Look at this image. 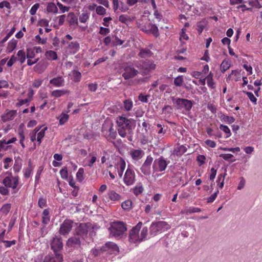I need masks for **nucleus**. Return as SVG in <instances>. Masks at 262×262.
<instances>
[{"label": "nucleus", "instance_id": "f257e3e1", "mask_svg": "<svg viewBox=\"0 0 262 262\" xmlns=\"http://www.w3.org/2000/svg\"><path fill=\"white\" fill-rule=\"evenodd\" d=\"M116 123L119 135L124 138L127 134L132 132L135 120L131 118L128 119L125 117L119 116L116 119Z\"/></svg>", "mask_w": 262, "mask_h": 262}, {"label": "nucleus", "instance_id": "f03ea898", "mask_svg": "<svg viewBox=\"0 0 262 262\" xmlns=\"http://www.w3.org/2000/svg\"><path fill=\"white\" fill-rule=\"evenodd\" d=\"M0 182L5 187L11 188L13 191V193L17 192L20 188V187H18L19 177L18 176H13L12 173L5 177L3 174L0 175Z\"/></svg>", "mask_w": 262, "mask_h": 262}, {"label": "nucleus", "instance_id": "7ed1b4c3", "mask_svg": "<svg viewBox=\"0 0 262 262\" xmlns=\"http://www.w3.org/2000/svg\"><path fill=\"white\" fill-rule=\"evenodd\" d=\"M143 75L149 74L156 68V64L151 60L146 59L141 60L135 64Z\"/></svg>", "mask_w": 262, "mask_h": 262}, {"label": "nucleus", "instance_id": "20e7f679", "mask_svg": "<svg viewBox=\"0 0 262 262\" xmlns=\"http://www.w3.org/2000/svg\"><path fill=\"white\" fill-rule=\"evenodd\" d=\"M125 225L122 222H113L110 228V235L114 237H118L126 231Z\"/></svg>", "mask_w": 262, "mask_h": 262}, {"label": "nucleus", "instance_id": "39448f33", "mask_svg": "<svg viewBox=\"0 0 262 262\" xmlns=\"http://www.w3.org/2000/svg\"><path fill=\"white\" fill-rule=\"evenodd\" d=\"M170 228V226L166 222L159 221L152 223L150 227V234L154 236L159 232H164Z\"/></svg>", "mask_w": 262, "mask_h": 262}, {"label": "nucleus", "instance_id": "423d86ee", "mask_svg": "<svg viewBox=\"0 0 262 262\" xmlns=\"http://www.w3.org/2000/svg\"><path fill=\"white\" fill-rule=\"evenodd\" d=\"M123 183L127 186L133 185L136 181V174L133 167L128 165L123 178Z\"/></svg>", "mask_w": 262, "mask_h": 262}, {"label": "nucleus", "instance_id": "0eeeda50", "mask_svg": "<svg viewBox=\"0 0 262 262\" xmlns=\"http://www.w3.org/2000/svg\"><path fill=\"white\" fill-rule=\"evenodd\" d=\"M169 161H167L163 157L156 159L153 163L152 169L155 172H162L166 169Z\"/></svg>", "mask_w": 262, "mask_h": 262}, {"label": "nucleus", "instance_id": "6e6552de", "mask_svg": "<svg viewBox=\"0 0 262 262\" xmlns=\"http://www.w3.org/2000/svg\"><path fill=\"white\" fill-rule=\"evenodd\" d=\"M138 73L139 71L133 66H125L123 67L122 76L125 80H129L134 78Z\"/></svg>", "mask_w": 262, "mask_h": 262}, {"label": "nucleus", "instance_id": "1a4fd4ad", "mask_svg": "<svg viewBox=\"0 0 262 262\" xmlns=\"http://www.w3.org/2000/svg\"><path fill=\"white\" fill-rule=\"evenodd\" d=\"M142 226V222H139L129 232V241L132 243L140 242L139 231Z\"/></svg>", "mask_w": 262, "mask_h": 262}, {"label": "nucleus", "instance_id": "9d476101", "mask_svg": "<svg viewBox=\"0 0 262 262\" xmlns=\"http://www.w3.org/2000/svg\"><path fill=\"white\" fill-rule=\"evenodd\" d=\"M175 104L177 105V108L181 110L184 108L186 111H189L192 107L193 103L191 101L183 99V98H178L176 100Z\"/></svg>", "mask_w": 262, "mask_h": 262}, {"label": "nucleus", "instance_id": "9b49d317", "mask_svg": "<svg viewBox=\"0 0 262 262\" xmlns=\"http://www.w3.org/2000/svg\"><path fill=\"white\" fill-rule=\"evenodd\" d=\"M140 30L147 34H152L155 37H158L160 35L157 26L150 23L141 26Z\"/></svg>", "mask_w": 262, "mask_h": 262}, {"label": "nucleus", "instance_id": "f8f14e48", "mask_svg": "<svg viewBox=\"0 0 262 262\" xmlns=\"http://www.w3.org/2000/svg\"><path fill=\"white\" fill-rule=\"evenodd\" d=\"M73 222L70 220H65L61 224L59 229V233L64 236H67L73 227Z\"/></svg>", "mask_w": 262, "mask_h": 262}, {"label": "nucleus", "instance_id": "ddd939ff", "mask_svg": "<svg viewBox=\"0 0 262 262\" xmlns=\"http://www.w3.org/2000/svg\"><path fill=\"white\" fill-rule=\"evenodd\" d=\"M17 111L16 110H7L6 112L2 115V120L4 122H6L13 120L16 116Z\"/></svg>", "mask_w": 262, "mask_h": 262}, {"label": "nucleus", "instance_id": "4468645a", "mask_svg": "<svg viewBox=\"0 0 262 262\" xmlns=\"http://www.w3.org/2000/svg\"><path fill=\"white\" fill-rule=\"evenodd\" d=\"M144 151L141 149H133L129 151V155L131 158L133 160L136 161H139L140 159H142L144 156Z\"/></svg>", "mask_w": 262, "mask_h": 262}, {"label": "nucleus", "instance_id": "2eb2a0df", "mask_svg": "<svg viewBox=\"0 0 262 262\" xmlns=\"http://www.w3.org/2000/svg\"><path fill=\"white\" fill-rule=\"evenodd\" d=\"M62 247L63 244L60 238L55 237L53 238L51 244V247L55 253H57L58 251L62 249Z\"/></svg>", "mask_w": 262, "mask_h": 262}, {"label": "nucleus", "instance_id": "dca6fc26", "mask_svg": "<svg viewBox=\"0 0 262 262\" xmlns=\"http://www.w3.org/2000/svg\"><path fill=\"white\" fill-rule=\"evenodd\" d=\"M107 196L108 199L114 203L119 202L122 199L121 195L113 190L108 191Z\"/></svg>", "mask_w": 262, "mask_h": 262}, {"label": "nucleus", "instance_id": "f3484780", "mask_svg": "<svg viewBox=\"0 0 262 262\" xmlns=\"http://www.w3.org/2000/svg\"><path fill=\"white\" fill-rule=\"evenodd\" d=\"M116 167L118 170V176L120 178H122L123 172L126 167V163L125 160L120 158L119 161L117 162V163L115 165Z\"/></svg>", "mask_w": 262, "mask_h": 262}, {"label": "nucleus", "instance_id": "a211bd4d", "mask_svg": "<svg viewBox=\"0 0 262 262\" xmlns=\"http://www.w3.org/2000/svg\"><path fill=\"white\" fill-rule=\"evenodd\" d=\"M67 49L72 54L76 53L80 49V45L77 41L67 42Z\"/></svg>", "mask_w": 262, "mask_h": 262}, {"label": "nucleus", "instance_id": "6ab92c4d", "mask_svg": "<svg viewBox=\"0 0 262 262\" xmlns=\"http://www.w3.org/2000/svg\"><path fill=\"white\" fill-rule=\"evenodd\" d=\"M55 255L54 256H46L45 257L43 262H62V255L57 253H55Z\"/></svg>", "mask_w": 262, "mask_h": 262}, {"label": "nucleus", "instance_id": "aec40b11", "mask_svg": "<svg viewBox=\"0 0 262 262\" xmlns=\"http://www.w3.org/2000/svg\"><path fill=\"white\" fill-rule=\"evenodd\" d=\"M50 83L56 87L63 86L64 84V79L62 76L53 78L50 80Z\"/></svg>", "mask_w": 262, "mask_h": 262}, {"label": "nucleus", "instance_id": "412c9836", "mask_svg": "<svg viewBox=\"0 0 262 262\" xmlns=\"http://www.w3.org/2000/svg\"><path fill=\"white\" fill-rule=\"evenodd\" d=\"M153 53L147 48H142L140 50L138 56L141 58H146L151 57Z\"/></svg>", "mask_w": 262, "mask_h": 262}, {"label": "nucleus", "instance_id": "4be33fe9", "mask_svg": "<svg viewBox=\"0 0 262 262\" xmlns=\"http://www.w3.org/2000/svg\"><path fill=\"white\" fill-rule=\"evenodd\" d=\"M47 67V64L45 61H40L34 67V70L35 72L41 74L45 71Z\"/></svg>", "mask_w": 262, "mask_h": 262}, {"label": "nucleus", "instance_id": "5701e85b", "mask_svg": "<svg viewBox=\"0 0 262 262\" xmlns=\"http://www.w3.org/2000/svg\"><path fill=\"white\" fill-rule=\"evenodd\" d=\"M50 221V209L43 210L42 214V223L45 225H47Z\"/></svg>", "mask_w": 262, "mask_h": 262}, {"label": "nucleus", "instance_id": "b1692460", "mask_svg": "<svg viewBox=\"0 0 262 262\" xmlns=\"http://www.w3.org/2000/svg\"><path fill=\"white\" fill-rule=\"evenodd\" d=\"M69 91L67 90H55L52 91L51 93L52 97L56 98L60 97L65 94H69Z\"/></svg>", "mask_w": 262, "mask_h": 262}, {"label": "nucleus", "instance_id": "393cba45", "mask_svg": "<svg viewBox=\"0 0 262 262\" xmlns=\"http://www.w3.org/2000/svg\"><path fill=\"white\" fill-rule=\"evenodd\" d=\"M67 244L68 246L74 247L76 245L80 246L81 242L79 237H72L68 240Z\"/></svg>", "mask_w": 262, "mask_h": 262}, {"label": "nucleus", "instance_id": "a878e982", "mask_svg": "<svg viewBox=\"0 0 262 262\" xmlns=\"http://www.w3.org/2000/svg\"><path fill=\"white\" fill-rule=\"evenodd\" d=\"M33 168L34 167L33 166L31 162L30 161L29 162L28 167L24 169V176L25 178H29L30 177L33 170Z\"/></svg>", "mask_w": 262, "mask_h": 262}, {"label": "nucleus", "instance_id": "bb28decb", "mask_svg": "<svg viewBox=\"0 0 262 262\" xmlns=\"http://www.w3.org/2000/svg\"><path fill=\"white\" fill-rule=\"evenodd\" d=\"M17 41L15 39H11L8 43L7 47V52L11 53L16 47Z\"/></svg>", "mask_w": 262, "mask_h": 262}, {"label": "nucleus", "instance_id": "cd10ccee", "mask_svg": "<svg viewBox=\"0 0 262 262\" xmlns=\"http://www.w3.org/2000/svg\"><path fill=\"white\" fill-rule=\"evenodd\" d=\"M68 20L70 25H77L78 19L74 12H70L68 15Z\"/></svg>", "mask_w": 262, "mask_h": 262}, {"label": "nucleus", "instance_id": "c85d7f7f", "mask_svg": "<svg viewBox=\"0 0 262 262\" xmlns=\"http://www.w3.org/2000/svg\"><path fill=\"white\" fill-rule=\"evenodd\" d=\"M144 191V188L141 183H139L134 187L133 192L136 196L141 194Z\"/></svg>", "mask_w": 262, "mask_h": 262}, {"label": "nucleus", "instance_id": "c756f323", "mask_svg": "<svg viewBox=\"0 0 262 262\" xmlns=\"http://www.w3.org/2000/svg\"><path fill=\"white\" fill-rule=\"evenodd\" d=\"M106 248L112 249L115 251H118L119 250V248L116 244L110 242L106 243L104 246H102L101 247V250H103V251H106Z\"/></svg>", "mask_w": 262, "mask_h": 262}, {"label": "nucleus", "instance_id": "7c9ffc66", "mask_svg": "<svg viewBox=\"0 0 262 262\" xmlns=\"http://www.w3.org/2000/svg\"><path fill=\"white\" fill-rule=\"evenodd\" d=\"M45 56L48 60H55L58 58L56 52L52 50L47 51Z\"/></svg>", "mask_w": 262, "mask_h": 262}, {"label": "nucleus", "instance_id": "2f4dec72", "mask_svg": "<svg viewBox=\"0 0 262 262\" xmlns=\"http://www.w3.org/2000/svg\"><path fill=\"white\" fill-rule=\"evenodd\" d=\"M58 119H59V124L63 125L69 120V115L66 113H62Z\"/></svg>", "mask_w": 262, "mask_h": 262}, {"label": "nucleus", "instance_id": "473e14b6", "mask_svg": "<svg viewBox=\"0 0 262 262\" xmlns=\"http://www.w3.org/2000/svg\"><path fill=\"white\" fill-rule=\"evenodd\" d=\"M117 135V133L115 130L114 129L113 124L110 125V133L108 135L107 140L110 142H112V140H114Z\"/></svg>", "mask_w": 262, "mask_h": 262}, {"label": "nucleus", "instance_id": "72a5a7b5", "mask_svg": "<svg viewBox=\"0 0 262 262\" xmlns=\"http://www.w3.org/2000/svg\"><path fill=\"white\" fill-rule=\"evenodd\" d=\"M47 11L49 13H57L58 8L54 3H49L47 6Z\"/></svg>", "mask_w": 262, "mask_h": 262}, {"label": "nucleus", "instance_id": "f704fd0d", "mask_svg": "<svg viewBox=\"0 0 262 262\" xmlns=\"http://www.w3.org/2000/svg\"><path fill=\"white\" fill-rule=\"evenodd\" d=\"M132 202L130 200H127L121 204L122 208L126 211H129L133 207Z\"/></svg>", "mask_w": 262, "mask_h": 262}, {"label": "nucleus", "instance_id": "c9c22d12", "mask_svg": "<svg viewBox=\"0 0 262 262\" xmlns=\"http://www.w3.org/2000/svg\"><path fill=\"white\" fill-rule=\"evenodd\" d=\"M187 150V148L183 145H181L177 147L173 150L174 154L177 156H181L184 154Z\"/></svg>", "mask_w": 262, "mask_h": 262}, {"label": "nucleus", "instance_id": "e433bc0d", "mask_svg": "<svg viewBox=\"0 0 262 262\" xmlns=\"http://www.w3.org/2000/svg\"><path fill=\"white\" fill-rule=\"evenodd\" d=\"M17 56H18V60L21 64L24 63L26 59V55L25 51L23 50H20L17 52Z\"/></svg>", "mask_w": 262, "mask_h": 262}, {"label": "nucleus", "instance_id": "4c0bfd02", "mask_svg": "<svg viewBox=\"0 0 262 262\" xmlns=\"http://www.w3.org/2000/svg\"><path fill=\"white\" fill-rule=\"evenodd\" d=\"M207 81V85L211 89L215 88V83L213 81V74L210 72L209 75L206 77Z\"/></svg>", "mask_w": 262, "mask_h": 262}, {"label": "nucleus", "instance_id": "58836bf2", "mask_svg": "<svg viewBox=\"0 0 262 262\" xmlns=\"http://www.w3.org/2000/svg\"><path fill=\"white\" fill-rule=\"evenodd\" d=\"M140 169L144 175L149 176L151 172V166L143 164Z\"/></svg>", "mask_w": 262, "mask_h": 262}, {"label": "nucleus", "instance_id": "ea45409f", "mask_svg": "<svg viewBox=\"0 0 262 262\" xmlns=\"http://www.w3.org/2000/svg\"><path fill=\"white\" fill-rule=\"evenodd\" d=\"M123 106L125 111H129L133 107V102L131 100L126 99L123 101Z\"/></svg>", "mask_w": 262, "mask_h": 262}, {"label": "nucleus", "instance_id": "a19ab883", "mask_svg": "<svg viewBox=\"0 0 262 262\" xmlns=\"http://www.w3.org/2000/svg\"><path fill=\"white\" fill-rule=\"evenodd\" d=\"M220 118L222 120L228 124H231L235 121V119L233 117L228 116L224 114H222Z\"/></svg>", "mask_w": 262, "mask_h": 262}, {"label": "nucleus", "instance_id": "79ce46f5", "mask_svg": "<svg viewBox=\"0 0 262 262\" xmlns=\"http://www.w3.org/2000/svg\"><path fill=\"white\" fill-rule=\"evenodd\" d=\"M73 80L74 82H79L81 78V73L77 70H73L72 71Z\"/></svg>", "mask_w": 262, "mask_h": 262}, {"label": "nucleus", "instance_id": "37998d69", "mask_svg": "<svg viewBox=\"0 0 262 262\" xmlns=\"http://www.w3.org/2000/svg\"><path fill=\"white\" fill-rule=\"evenodd\" d=\"M79 234L82 235H86L88 234V227L85 224H81L79 226Z\"/></svg>", "mask_w": 262, "mask_h": 262}, {"label": "nucleus", "instance_id": "c03bdc74", "mask_svg": "<svg viewBox=\"0 0 262 262\" xmlns=\"http://www.w3.org/2000/svg\"><path fill=\"white\" fill-rule=\"evenodd\" d=\"M13 160L11 158L7 157L4 159V168L5 169H8L12 166Z\"/></svg>", "mask_w": 262, "mask_h": 262}, {"label": "nucleus", "instance_id": "a18cd8bd", "mask_svg": "<svg viewBox=\"0 0 262 262\" xmlns=\"http://www.w3.org/2000/svg\"><path fill=\"white\" fill-rule=\"evenodd\" d=\"M220 128L221 130L224 132L226 134V136L225 137L226 138H229V137L231 136V133L230 132V129L227 126L221 124L220 126Z\"/></svg>", "mask_w": 262, "mask_h": 262}, {"label": "nucleus", "instance_id": "49530a36", "mask_svg": "<svg viewBox=\"0 0 262 262\" xmlns=\"http://www.w3.org/2000/svg\"><path fill=\"white\" fill-rule=\"evenodd\" d=\"M11 208L10 204H5L3 205L1 209V212L3 214L7 215L9 212Z\"/></svg>", "mask_w": 262, "mask_h": 262}, {"label": "nucleus", "instance_id": "de8ad7c7", "mask_svg": "<svg viewBox=\"0 0 262 262\" xmlns=\"http://www.w3.org/2000/svg\"><path fill=\"white\" fill-rule=\"evenodd\" d=\"M83 174L84 169L83 168H80L76 173V178L79 182H81L84 180Z\"/></svg>", "mask_w": 262, "mask_h": 262}, {"label": "nucleus", "instance_id": "09e8293b", "mask_svg": "<svg viewBox=\"0 0 262 262\" xmlns=\"http://www.w3.org/2000/svg\"><path fill=\"white\" fill-rule=\"evenodd\" d=\"M201 211V209L200 208L194 207H190L189 208L184 210V212L187 214L195 212H200Z\"/></svg>", "mask_w": 262, "mask_h": 262}, {"label": "nucleus", "instance_id": "8fccbe9b", "mask_svg": "<svg viewBox=\"0 0 262 262\" xmlns=\"http://www.w3.org/2000/svg\"><path fill=\"white\" fill-rule=\"evenodd\" d=\"M47 129V128H44L42 130H41L37 135V141L38 143V145H40L41 143L42 139L45 137V130Z\"/></svg>", "mask_w": 262, "mask_h": 262}, {"label": "nucleus", "instance_id": "3c124183", "mask_svg": "<svg viewBox=\"0 0 262 262\" xmlns=\"http://www.w3.org/2000/svg\"><path fill=\"white\" fill-rule=\"evenodd\" d=\"M130 17L126 15H121L119 17V21L127 25L130 21Z\"/></svg>", "mask_w": 262, "mask_h": 262}, {"label": "nucleus", "instance_id": "603ef678", "mask_svg": "<svg viewBox=\"0 0 262 262\" xmlns=\"http://www.w3.org/2000/svg\"><path fill=\"white\" fill-rule=\"evenodd\" d=\"M148 233V228L147 227H144L142 228L141 233L139 234V238L140 242L142 241L144 239L147 235Z\"/></svg>", "mask_w": 262, "mask_h": 262}, {"label": "nucleus", "instance_id": "864d4df0", "mask_svg": "<svg viewBox=\"0 0 262 262\" xmlns=\"http://www.w3.org/2000/svg\"><path fill=\"white\" fill-rule=\"evenodd\" d=\"M230 67V63L226 60H223L221 64V70L223 73H224Z\"/></svg>", "mask_w": 262, "mask_h": 262}, {"label": "nucleus", "instance_id": "5fc2aeb1", "mask_svg": "<svg viewBox=\"0 0 262 262\" xmlns=\"http://www.w3.org/2000/svg\"><path fill=\"white\" fill-rule=\"evenodd\" d=\"M35 53L34 49L32 48H28L26 52V57L27 59H32L35 57Z\"/></svg>", "mask_w": 262, "mask_h": 262}, {"label": "nucleus", "instance_id": "6e6d98bb", "mask_svg": "<svg viewBox=\"0 0 262 262\" xmlns=\"http://www.w3.org/2000/svg\"><path fill=\"white\" fill-rule=\"evenodd\" d=\"M110 133V125H103L102 127V134L107 139Z\"/></svg>", "mask_w": 262, "mask_h": 262}, {"label": "nucleus", "instance_id": "4d7b16f0", "mask_svg": "<svg viewBox=\"0 0 262 262\" xmlns=\"http://www.w3.org/2000/svg\"><path fill=\"white\" fill-rule=\"evenodd\" d=\"M17 101H18V102L15 104L16 107H20L24 104H26L27 106H28L29 105V103H30L29 99H18Z\"/></svg>", "mask_w": 262, "mask_h": 262}, {"label": "nucleus", "instance_id": "13d9d810", "mask_svg": "<svg viewBox=\"0 0 262 262\" xmlns=\"http://www.w3.org/2000/svg\"><path fill=\"white\" fill-rule=\"evenodd\" d=\"M184 82L182 76H178L174 80V84L177 86H181Z\"/></svg>", "mask_w": 262, "mask_h": 262}, {"label": "nucleus", "instance_id": "bf43d9fd", "mask_svg": "<svg viewBox=\"0 0 262 262\" xmlns=\"http://www.w3.org/2000/svg\"><path fill=\"white\" fill-rule=\"evenodd\" d=\"M21 168V163L18 160H16L13 167L14 171L16 173H18L20 171Z\"/></svg>", "mask_w": 262, "mask_h": 262}, {"label": "nucleus", "instance_id": "052dcab7", "mask_svg": "<svg viewBox=\"0 0 262 262\" xmlns=\"http://www.w3.org/2000/svg\"><path fill=\"white\" fill-rule=\"evenodd\" d=\"M34 40L40 45H45L47 42V38H41L40 35H37L35 36Z\"/></svg>", "mask_w": 262, "mask_h": 262}, {"label": "nucleus", "instance_id": "680f3d73", "mask_svg": "<svg viewBox=\"0 0 262 262\" xmlns=\"http://www.w3.org/2000/svg\"><path fill=\"white\" fill-rule=\"evenodd\" d=\"M106 9L101 6H98L96 7V12L98 15H104L106 14Z\"/></svg>", "mask_w": 262, "mask_h": 262}, {"label": "nucleus", "instance_id": "e2e57ef3", "mask_svg": "<svg viewBox=\"0 0 262 262\" xmlns=\"http://www.w3.org/2000/svg\"><path fill=\"white\" fill-rule=\"evenodd\" d=\"M62 179L66 180L68 178V169L66 167L62 168L59 172Z\"/></svg>", "mask_w": 262, "mask_h": 262}, {"label": "nucleus", "instance_id": "0e129e2a", "mask_svg": "<svg viewBox=\"0 0 262 262\" xmlns=\"http://www.w3.org/2000/svg\"><path fill=\"white\" fill-rule=\"evenodd\" d=\"M57 6L58 7V8H59V9L60 10V11L62 12V13H64L66 12H68L69 11V10H70V7H68V6H65L64 5H63L60 2H57Z\"/></svg>", "mask_w": 262, "mask_h": 262}, {"label": "nucleus", "instance_id": "69168bd1", "mask_svg": "<svg viewBox=\"0 0 262 262\" xmlns=\"http://www.w3.org/2000/svg\"><path fill=\"white\" fill-rule=\"evenodd\" d=\"M38 206L40 208H43L47 206V201L45 198L43 197L39 198L38 202Z\"/></svg>", "mask_w": 262, "mask_h": 262}, {"label": "nucleus", "instance_id": "338daca9", "mask_svg": "<svg viewBox=\"0 0 262 262\" xmlns=\"http://www.w3.org/2000/svg\"><path fill=\"white\" fill-rule=\"evenodd\" d=\"M162 113L165 114H170L172 113V107L170 105H165L162 108Z\"/></svg>", "mask_w": 262, "mask_h": 262}, {"label": "nucleus", "instance_id": "774afa93", "mask_svg": "<svg viewBox=\"0 0 262 262\" xmlns=\"http://www.w3.org/2000/svg\"><path fill=\"white\" fill-rule=\"evenodd\" d=\"M39 7V4L38 3H36L34 4L30 10L29 12L30 14L31 15H34L36 14V11L38 9Z\"/></svg>", "mask_w": 262, "mask_h": 262}]
</instances>
